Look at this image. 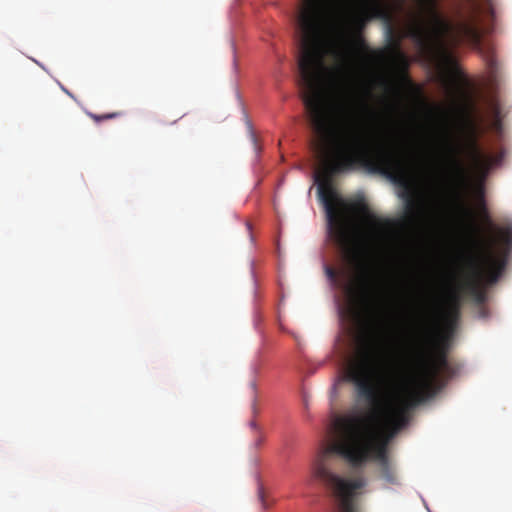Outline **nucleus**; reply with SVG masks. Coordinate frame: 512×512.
<instances>
[{
  "label": "nucleus",
  "mask_w": 512,
  "mask_h": 512,
  "mask_svg": "<svg viewBox=\"0 0 512 512\" xmlns=\"http://www.w3.org/2000/svg\"><path fill=\"white\" fill-rule=\"evenodd\" d=\"M457 317L455 307L446 317V331L441 330L434 306L426 301L413 330L409 357L393 381L388 373L389 355L378 344L362 346L348 364L345 379L355 386L357 398L369 406V423L358 417L337 419L334 440L321 448L313 463L314 477L334 498L339 512H358L357 492L366 481L337 474V457L354 469L375 462V477L384 488L401 484L389 443L407 425L410 411L433 397L454 374L448 346Z\"/></svg>",
  "instance_id": "obj_1"
},
{
  "label": "nucleus",
  "mask_w": 512,
  "mask_h": 512,
  "mask_svg": "<svg viewBox=\"0 0 512 512\" xmlns=\"http://www.w3.org/2000/svg\"><path fill=\"white\" fill-rule=\"evenodd\" d=\"M480 215L485 222L489 235L471 224L470 244L472 253L467 259L468 275L466 285L477 289L482 282L495 283L505 267L506 257L512 246V227H497L486 207L483 188L477 192Z\"/></svg>",
  "instance_id": "obj_2"
},
{
  "label": "nucleus",
  "mask_w": 512,
  "mask_h": 512,
  "mask_svg": "<svg viewBox=\"0 0 512 512\" xmlns=\"http://www.w3.org/2000/svg\"><path fill=\"white\" fill-rule=\"evenodd\" d=\"M363 12L370 17H383L381 0H359ZM335 0H302L298 16L301 31L300 55H326L334 28Z\"/></svg>",
  "instance_id": "obj_3"
},
{
  "label": "nucleus",
  "mask_w": 512,
  "mask_h": 512,
  "mask_svg": "<svg viewBox=\"0 0 512 512\" xmlns=\"http://www.w3.org/2000/svg\"><path fill=\"white\" fill-rule=\"evenodd\" d=\"M421 12V19L411 31L419 47H424L444 63L451 62L447 38L453 43L461 37L477 40L476 28L472 23H461L455 27L439 10L437 0H414Z\"/></svg>",
  "instance_id": "obj_4"
},
{
  "label": "nucleus",
  "mask_w": 512,
  "mask_h": 512,
  "mask_svg": "<svg viewBox=\"0 0 512 512\" xmlns=\"http://www.w3.org/2000/svg\"><path fill=\"white\" fill-rule=\"evenodd\" d=\"M466 149L470 160L469 167L462 158L460 146L447 142L445 170L455 192L456 208L466 217L472 218L471 210L459 201L458 189L466 184L470 170L480 178H486L491 168L501 161L502 155L485 154L477 142L474 129L467 138Z\"/></svg>",
  "instance_id": "obj_5"
},
{
  "label": "nucleus",
  "mask_w": 512,
  "mask_h": 512,
  "mask_svg": "<svg viewBox=\"0 0 512 512\" xmlns=\"http://www.w3.org/2000/svg\"><path fill=\"white\" fill-rule=\"evenodd\" d=\"M470 4V13L467 18L459 20L457 23H453L450 21L455 27H458L461 23H472L477 32V40H471L467 37H461L459 42L453 43L447 38V48L451 55V62L444 63L440 58L436 55L432 54L430 51L425 49L424 47H419L421 51L432 61L437 67L445 74L451 76L452 74H456L458 72V64L455 58V55L452 51L453 48L459 46L462 42L466 41L474 46H478L481 42V32L479 29V13H484L487 16L494 17V3L493 0H467Z\"/></svg>",
  "instance_id": "obj_6"
},
{
  "label": "nucleus",
  "mask_w": 512,
  "mask_h": 512,
  "mask_svg": "<svg viewBox=\"0 0 512 512\" xmlns=\"http://www.w3.org/2000/svg\"><path fill=\"white\" fill-rule=\"evenodd\" d=\"M325 271L327 277L335 286L344 289L348 293L354 292V286L349 281V274L346 269L336 270L333 267L327 266Z\"/></svg>",
  "instance_id": "obj_7"
},
{
  "label": "nucleus",
  "mask_w": 512,
  "mask_h": 512,
  "mask_svg": "<svg viewBox=\"0 0 512 512\" xmlns=\"http://www.w3.org/2000/svg\"><path fill=\"white\" fill-rule=\"evenodd\" d=\"M388 54L390 59L392 61H395V60H405V56L404 54L401 52V50L399 49V47L397 45L393 46V47H389L387 48L386 51H383L382 54Z\"/></svg>",
  "instance_id": "obj_8"
},
{
  "label": "nucleus",
  "mask_w": 512,
  "mask_h": 512,
  "mask_svg": "<svg viewBox=\"0 0 512 512\" xmlns=\"http://www.w3.org/2000/svg\"><path fill=\"white\" fill-rule=\"evenodd\" d=\"M88 115L96 123H99L101 121L115 119V118L121 116V112H112V113H106V114H102V115H98V114H94V113H89Z\"/></svg>",
  "instance_id": "obj_9"
},
{
  "label": "nucleus",
  "mask_w": 512,
  "mask_h": 512,
  "mask_svg": "<svg viewBox=\"0 0 512 512\" xmlns=\"http://www.w3.org/2000/svg\"><path fill=\"white\" fill-rule=\"evenodd\" d=\"M250 388L252 390V393H253V400H252V411L254 414L257 413V408H256V393H257V387H256V383L254 381H252L250 383Z\"/></svg>",
  "instance_id": "obj_10"
},
{
  "label": "nucleus",
  "mask_w": 512,
  "mask_h": 512,
  "mask_svg": "<svg viewBox=\"0 0 512 512\" xmlns=\"http://www.w3.org/2000/svg\"><path fill=\"white\" fill-rule=\"evenodd\" d=\"M264 441V435L261 432L255 433L254 445L259 447Z\"/></svg>",
  "instance_id": "obj_11"
},
{
  "label": "nucleus",
  "mask_w": 512,
  "mask_h": 512,
  "mask_svg": "<svg viewBox=\"0 0 512 512\" xmlns=\"http://www.w3.org/2000/svg\"><path fill=\"white\" fill-rule=\"evenodd\" d=\"M258 499L260 500L263 509L266 508L265 500H264V490L262 487H259L258 489Z\"/></svg>",
  "instance_id": "obj_12"
},
{
  "label": "nucleus",
  "mask_w": 512,
  "mask_h": 512,
  "mask_svg": "<svg viewBox=\"0 0 512 512\" xmlns=\"http://www.w3.org/2000/svg\"><path fill=\"white\" fill-rule=\"evenodd\" d=\"M488 65H489V68H490L491 70H496V68H497V63H496V60L494 59V57H493V56H491V57L489 58V60H488Z\"/></svg>",
  "instance_id": "obj_13"
},
{
  "label": "nucleus",
  "mask_w": 512,
  "mask_h": 512,
  "mask_svg": "<svg viewBox=\"0 0 512 512\" xmlns=\"http://www.w3.org/2000/svg\"><path fill=\"white\" fill-rule=\"evenodd\" d=\"M249 426H250V428H251L252 430H254V431H255V433L261 432V431L259 430V427H258L257 423H256L254 420L250 421Z\"/></svg>",
  "instance_id": "obj_14"
},
{
  "label": "nucleus",
  "mask_w": 512,
  "mask_h": 512,
  "mask_svg": "<svg viewBox=\"0 0 512 512\" xmlns=\"http://www.w3.org/2000/svg\"><path fill=\"white\" fill-rule=\"evenodd\" d=\"M451 299L456 303L458 301V295L456 293H452Z\"/></svg>",
  "instance_id": "obj_15"
}]
</instances>
